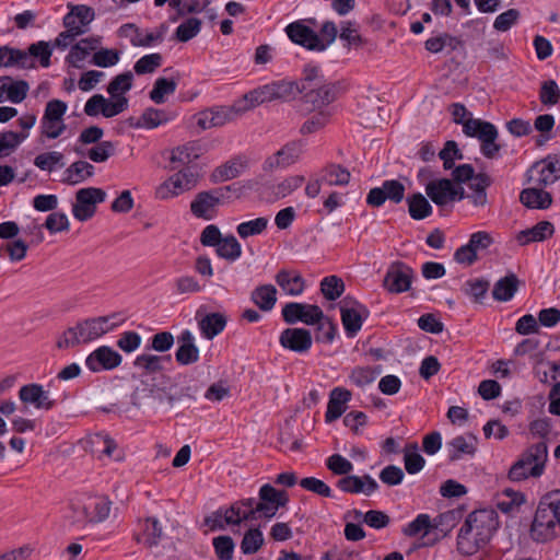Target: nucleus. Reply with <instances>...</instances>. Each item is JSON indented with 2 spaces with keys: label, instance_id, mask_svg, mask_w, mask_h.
Masks as SVG:
<instances>
[{
  "label": "nucleus",
  "instance_id": "052dcab7",
  "mask_svg": "<svg viewBox=\"0 0 560 560\" xmlns=\"http://www.w3.org/2000/svg\"><path fill=\"white\" fill-rule=\"evenodd\" d=\"M34 164L42 171L51 172L56 166L62 167L65 165L63 154L58 151L42 153L35 158Z\"/></svg>",
  "mask_w": 560,
  "mask_h": 560
},
{
  "label": "nucleus",
  "instance_id": "7ed1b4c3",
  "mask_svg": "<svg viewBox=\"0 0 560 560\" xmlns=\"http://www.w3.org/2000/svg\"><path fill=\"white\" fill-rule=\"evenodd\" d=\"M548 459V446L545 441L526 448L520 458L512 465L508 477L511 481H522L528 477H540L544 474Z\"/></svg>",
  "mask_w": 560,
  "mask_h": 560
},
{
  "label": "nucleus",
  "instance_id": "0eeeda50",
  "mask_svg": "<svg viewBox=\"0 0 560 560\" xmlns=\"http://www.w3.org/2000/svg\"><path fill=\"white\" fill-rule=\"evenodd\" d=\"M527 183L549 186L560 178V154H548L536 162L526 173Z\"/></svg>",
  "mask_w": 560,
  "mask_h": 560
},
{
  "label": "nucleus",
  "instance_id": "c03bdc74",
  "mask_svg": "<svg viewBox=\"0 0 560 560\" xmlns=\"http://www.w3.org/2000/svg\"><path fill=\"white\" fill-rule=\"evenodd\" d=\"M171 360V355L160 357L156 354H140L135 361V368L142 371V376H149L150 374L161 372L163 370L162 362Z\"/></svg>",
  "mask_w": 560,
  "mask_h": 560
},
{
  "label": "nucleus",
  "instance_id": "393cba45",
  "mask_svg": "<svg viewBox=\"0 0 560 560\" xmlns=\"http://www.w3.org/2000/svg\"><path fill=\"white\" fill-rule=\"evenodd\" d=\"M118 36L129 38L135 47H150L156 42H162V32H143L133 23H127L118 28Z\"/></svg>",
  "mask_w": 560,
  "mask_h": 560
},
{
  "label": "nucleus",
  "instance_id": "9b49d317",
  "mask_svg": "<svg viewBox=\"0 0 560 560\" xmlns=\"http://www.w3.org/2000/svg\"><path fill=\"white\" fill-rule=\"evenodd\" d=\"M425 192L438 207H445L466 198L464 188L455 185L448 178L429 182L425 186Z\"/></svg>",
  "mask_w": 560,
  "mask_h": 560
},
{
  "label": "nucleus",
  "instance_id": "680f3d73",
  "mask_svg": "<svg viewBox=\"0 0 560 560\" xmlns=\"http://www.w3.org/2000/svg\"><path fill=\"white\" fill-rule=\"evenodd\" d=\"M264 544V536L260 529L250 528L247 530L241 542V550L245 555L255 553Z\"/></svg>",
  "mask_w": 560,
  "mask_h": 560
},
{
  "label": "nucleus",
  "instance_id": "8fccbe9b",
  "mask_svg": "<svg viewBox=\"0 0 560 560\" xmlns=\"http://www.w3.org/2000/svg\"><path fill=\"white\" fill-rule=\"evenodd\" d=\"M381 373V368L357 366L349 374V380L358 387L372 384Z\"/></svg>",
  "mask_w": 560,
  "mask_h": 560
},
{
  "label": "nucleus",
  "instance_id": "dca6fc26",
  "mask_svg": "<svg viewBox=\"0 0 560 560\" xmlns=\"http://www.w3.org/2000/svg\"><path fill=\"white\" fill-rule=\"evenodd\" d=\"M128 108V98H120L117 102L104 97L102 94H94L84 105V114L89 117H96L102 114L105 118L119 115Z\"/></svg>",
  "mask_w": 560,
  "mask_h": 560
},
{
  "label": "nucleus",
  "instance_id": "0e129e2a",
  "mask_svg": "<svg viewBox=\"0 0 560 560\" xmlns=\"http://www.w3.org/2000/svg\"><path fill=\"white\" fill-rule=\"evenodd\" d=\"M490 287V282L486 279H470L464 284L463 291L471 296L475 302L481 303Z\"/></svg>",
  "mask_w": 560,
  "mask_h": 560
},
{
  "label": "nucleus",
  "instance_id": "13d9d810",
  "mask_svg": "<svg viewBox=\"0 0 560 560\" xmlns=\"http://www.w3.org/2000/svg\"><path fill=\"white\" fill-rule=\"evenodd\" d=\"M272 88L275 89V94L277 100L281 101H291L295 98L298 94H300V86H301V80L300 81H275L271 82Z\"/></svg>",
  "mask_w": 560,
  "mask_h": 560
},
{
  "label": "nucleus",
  "instance_id": "3c124183",
  "mask_svg": "<svg viewBox=\"0 0 560 560\" xmlns=\"http://www.w3.org/2000/svg\"><path fill=\"white\" fill-rule=\"evenodd\" d=\"M177 81L167 78H158L150 92V98L155 104H163L165 96L173 94L176 91Z\"/></svg>",
  "mask_w": 560,
  "mask_h": 560
},
{
  "label": "nucleus",
  "instance_id": "7c9ffc66",
  "mask_svg": "<svg viewBox=\"0 0 560 560\" xmlns=\"http://www.w3.org/2000/svg\"><path fill=\"white\" fill-rule=\"evenodd\" d=\"M14 66L22 69H31L35 67V62L25 50L10 46H0V67L10 68Z\"/></svg>",
  "mask_w": 560,
  "mask_h": 560
},
{
  "label": "nucleus",
  "instance_id": "5fc2aeb1",
  "mask_svg": "<svg viewBox=\"0 0 560 560\" xmlns=\"http://www.w3.org/2000/svg\"><path fill=\"white\" fill-rule=\"evenodd\" d=\"M404 464L406 471L410 475L418 474L423 469L425 460L422 455L418 453L417 443L409 444L405 448Z\"/></svg>",
  "mask_w": 560,
  "mask_h": 560
},
{
  "label": "nucleus",
  "instance_id": "338daca9",
  "mask_svg": "<svg viewBox=\"0 0 560 560\" xmlns=\"http://www.w3.org/2000/svg\"><path fill=\"white\" fill-rule=\"evenodd\" d=\"M539 100L546 106H553L560 101V89L555 80H547L541 83Z\"/></svg>",
  "mask_w": 560,
  "mask_h": 560
},
{
  "label": "nucleus",
  "instance_id": "ddd939ff",
  "mask_svg": "<svg viewBox=\"0 0 560 560\" xmlns=\"http://www.w3.org/2000/svg\"><path fill=\"white\" fill-rule=\"evenodd\" d=\"M413 276L411 267L402 261H395L389 265L385 273L383 287L393 294L407 292L411 288Z\"/></svg>",
  "mask_w": 560,
  "mask_h": 560
},
{
  "label": "nucleus",
  "instance_id": "39448f33",
  "mask_svg": "<svg viewBox=\"0 0 560 560\" xmlns=\"http://www.w3.org/2000/svg\"><path fill=\"white\" fill-rule=\"evenodd\" d=\"M231 190L232 186H224L198 192L190 202L191 213L199 219H213L218 206L221 203L222 199L228 197Z\"/></svg>",
  "mask_w": 560,
  "mask_h": 560
},
{
  "label": "nucleus",
  "instance_id": "c85d7f7f",
  "mask_svg": "<svg viewBox=\"0 0 560 560\" xmlns=\"http://www.w3.org/2000/svg\"><path fill=\"white\" fill-rule=\"evenodd\" d=\"M301 152L302 150L300 143L290 142L280 149L276 154L266 160L265 170L289 166L299 160Z\"/></svg>",
  "mask_w": 560,
  "mask_h": 560
},
{
  "label": "nucleus",
  "instance_id": "2eb2a0df",
  "mask_svg": "<svg viewBox=\"0 0 560 560\" xmlns=\"http://www.w3.org/2000/svg\"><path fill=\"white\" fill-rule=\"evenodd\" d=\"M282 316L288 324L302 322L306 325H314L324 319V313L318 305L296 302L285 304L282 308Z\"/></svg>",
  "mask_w": 560,
  "mask_h": 560
},
{
  "label": "nucleus",
  "instance_id": "1a4fd4ad",
  "mask_svg": "<svg viewBox=\"0 0 560 560\" xmlns=\"http://www.w3.org/2000/svg\"><path fill=\"white\" fill-rule=\"evenodd\" d=\"M198 174L190 167L183 168L162 183L155 190L159 199L165 200L190 190L197 185Z\"/></svg>",
  "mask_w": 560,
  "mask_h": 560
},
{
  "label": "nucleus",
  "instance_id": "4c0bfd02",
  "mask_svg": "<svg viewBox=\"0 0 560 560\" xmlns=\"http://www.w3.org/2000/svg\"><path fill=\"white\" fill-rule=\"evenodd\" d=\"M95 167L83 160L73 162L63 172L62 182L67 185H78L94 175Z\"/></svg>",
  "mask_w": 560,
  "mask_h": 560
},
{
  "label": "nucleus",
  "instance_id": "c9c22d12",
  "mask_svg": "<svg viewBox=\"0 0 560 560\" xmlns=\"http://www.w3.org/2000/svg\"><path fill=\"white\" fill-rule=\"evenodd\" d=\"M447 517V514H440L434 521H431L430 515L419 514L412 522H410L404 529L402 533L406 536L413 537L422 533L423 536L428 535L431 529L438 528L442 525L443 521Z\"/></svg>",
  "mask_w": 560,
  "mask_h": 560
},
{
  "label": "nucleus",
  "instance_id": "49530a36",
  "mask_svg": "<svg viewBox=\"0 0 560 560\" xmlns=\"http://www.w3.org/2000/svg\"><path fill=\"white\" fill-rule=\"evenodd\" d=\"M215 253L222 259L235 261L242 255V246L234 235L229 234L222 238L215 248Z\"/></svg>",
  "mask_w": 560,
  "mask_h": 560
},
{
  "label": "nucleus",
  "instance_id": "f257e3e1",
  "mask_svg": "<svg viewBox=\"0 0 560 560\" xmlns=\"http://www.w3.org/2000/svg\"><path fill=\"white\" fill-rule=\"evenodd\" d=\"M300 94L310 110L322 109L337 97V84L325 79L317 66L306 65L302 72Z\"/></svg>",
  "mask_w": 560,
  "mask_h": 560
},
{
  "label": "nucleus",
  "instance_id": "aec40b11",
  "mask_svg": "<svg viewBox=\"0 0 560 560\" xmlns=\"http://www.w3.org/2000/svg\"><path fill=\"white\" fill-rule=\"evenodd\" d=\"M19 398L23 404L33 405L36 409L50 410L56 405L43 385L37 383L23 385L19 390Z\"/></svg>",
  "mask_w": 560,
  "mask_h": 560
},
{
  "label": "nucleus",
  "instance_id": "b1692460",
  "mask_svg": "<svg viewBox=\"0 0 560 560\" xmlns=\"http://www.w3.org/2000/svg\"><path fill=\"white\" fill-rule=\"evenodd\" d=\"M337 487L347 493L371 495L378 489V483L370 475H363L362 477L348 475L337 481Z\"/></svg>",
  "mask_w": 560,
  "mask_h": 560
},
{
  "label": "nucleus",
  "instance_id": "f03ea898",
  "mask_svg": "<svg viewBox=\"0 0 560 560\" xmlns=\"http://www.w3.org/2000/svg\"><path fill=\"white\" fill-rule=\"evenodd\" d=\"M117 317V314L100 316L79 322L75 326L69 327L57 341L59 349H68L95 340L113 330L117 324L109 323Z\"/></svg>",
  "mask_w": 560,
  "mask_h": 560
},
{
  "label": "nucleus",
  "instance_id": "6e6d98bb",
  "mask_svg": "<svg viewBox=\"0 0 560 560\" xmlns=\"http://www.w3.org/2000/svg\"><path fill=\"white\" fill-rule=\"evenodd\" d=\"M201 30V20L198 18H188L180 23L175 31V38L178 42L187 43L199 34Z\"/></svg>",
  "mask_w": 560,
  "mask_h": 560
},
{
  "label": "nucleus",
  "instance_id": "bf43d9fd",
  "mask_svg": "<svg viewBox=\"0 0 560 560\" xmlns=\"http://www.w3.org/2000/svg\"><path fill=\"white\" fill-rule=\"evenodd\" d=\"M30 58H38L42 67L47 68L50 66V57L52 55V48L48 42L39 40L31 44L26 51Z\"/></svg>",
  "mask_w": 560,
  "mask_h": 560
},
{
  "label": "nucleus",
  "instance_id": "4d7b16f0",
  "mask_svg": "<svg viewBox=\"0 0 560 560\" xmlns=\"http://www.w3.org/2000/svg\"><path fill=\"white\" fill-rule=\"evenodd\" d=\"M320 291L325 299L328 301H335L343 293L345 283L342 279L337 276H328L322 280Z\"/></svg>",
  "mask_w": 560,
  "mask_h": 560
},
{
  "label": "nucleus",
  "instance_id": "e433bc0d",
  "mask_svg": "<svg viewBox=\"0 0 560 560\" xmlns=\"http://www.w3.org/2000/svg\"><path fill=\"white\" fill-rule=\"evenodd\" d=\"M485 546L486 542L479 540V537L472 530H469L464 522L457 535V551L463 556H471Z\"/></svg>",
  "mask_w": 560,
  "mask_h": 560
},
{
  "label": "nucleus",
  "instance_id": "f3484780",
  "mask_svg": "<svg viewBox=\"0 0 560 560\" xmlns=\"http://www.w3.org/2000/svg\"><path fill=\"white\" fill-rule=\"evenodd\" d=\"M121 362V354L108 346L98 347L85 359L86 368L93 373L112 371L118 368Z\"/></svg>",
  "mask_w": 560,
  "mask_h": 560
},
{
  "label": "nucleus",
  "instance_id": "69168bd1",
  "mask_svg": "<svg viewBox=\"0 0 560 560\" xmlns=\"http://www.w3.org/2000/svg\"><path fill=\"white\" fill-rule=\"evenodd\" d=\"M330 118V113L328 110L318 109L316 114L311 116L302 126L301 133L302 135H311L314 133L322 128H324Z\"/></svg>",
  "mask_w": 560,
  "mask_h": 560
},
{
  "label": "nucleus",
  "instance_id": "58836bf2",
  "mask_svg": "<svg viewBox=\"0 0 560 560\" xmlns=\"http://www.w3.org/2000/svg\"><path fill=\"white\" fill-rule=\"evenodd\" d=\"M250 301L261 311L270 312L277 303V289L273 284H260L250 293Z\"/></svg>",
  "mask_w": 560,
  "mask_h": 560
},
{
  "label": "nucleus",
  "instance_id": "5701e85b",
  "mask_svg": "<svg viewBox=\"0 0 560 560\" xmlns=\"http://www.w3.org/2000/svg\"><path fill=\"white\" fill-rule=\"evenodd\" d=\"M178 348L175 353L176 362L180 365H190L199 361L200 351L196 346L195 336L185 329L177 337Z\"/></svg>",
  "mask_w": 560,
  "mask_h": 560
},
{
  "label": "nucleus",
  "instance_id": "37998d69",
  "mask_svg": "<svg viewBox=\"0 0 560 560\" xmlns=\"http://www.w3.org/2000/svg\"><path fill=\"white\" fill-rule=\"evenodd\" d=\"M133 74L131 71H126L113 78L107 86V93L110 95L112 102H117L120 98H127L125 94L131 90Z\"/></svg>",
  "mask_w": 560,
  "mask_h": 560
},
{
  "label": "nucleus",
  "instance_id": "603ef678",
  "mask_svg": "<svg viewBox=\"0 0 560 560\" xmlns=\"http://www.w3.org/2000/svg\"><path fill=\"white\" fill-rule=\"evenodd\" d=\"M269 220L265 217H259L254 220L245 221L236 226L238 236L243 240L250 236L262 234L268 228Z\"/></svg>",
  "mask_w": 560,
  "mask_h": 560
},
{
  "label": "nucleus",
  "instance_id": "c756f323",
  "mask_svg": "<svg viewBox=\"0 0 560 560\" xmlns=\"http://www.w3.org/2000/svg\"><path fill=\"white\" fill-rule=\"evenodd\" d=\"M198 318V327L201 331V335L208 339L212 340L219 334H221L228 323V318L223 313H209L202 317H199V312L197 313Z\"/></svg>",
  "mask_w": 560,
  "mask_h": 560
},
{
  "label": "nucleus",
  "instance_id": "79ce46f5",
  "mask_svg": "<svg viewBox=\"0 0 560 560\" xmlns=\"http://www.w3.org/2000/svg\"><path fill=\"white\" fill-rule=\"evenodd\" d=\"M323 183L329 186H346L350 182V172L340 164H328L320 172Z\"/></svg>",
  "mask_w": 560,
  "mask_h": 560
},
{
  "label": "nucleus",
  "instance_id": "bb28decb",
  "mask_svg": "<svg viewBox=\"0 0 560 560\" xmlns=\"http://www.w3.org/2000/svg\"><path fill=\"white\" fill-rule=\"evenodd\" d=\"M163 393L164 390L156 384L150 383L148 380H141L131 395V402L138 408L149 405L151 400H158L162 404L164 401Z\"/></svg>",
  "mask_w": 560,
  "mask_h": 560
},
{
  "label": "nucleus",
  "instance_id": "a19ab883",
  "mask_svg": "<svg viewBox=\"0 0 560 560\" xmlns=\"http://www.w3.org/2000/svg\"><path fill=\"white\" fill-rule=\"evenodd\" d=\"M450 448V460L456 462L463 455H474L476 452V438L474 435H458L447 443Z\"/></svg>",
  "mask_w": 560,
  "mask_h": 560
},
{
  "label": "nucleus",
  "instance_id": "2f4dec72",
  "mask_svg": "<svg viewBox=\"0 0 560 560\" xmlns=\"http://www.w3.org/2000/svg\"><path fill=\"white\" fill-rule=\"evenodd\" d=\"M545 186L533 185L532 187L525 188L521 191V202L530 209H547L551 202V195L544 190Z\"/></svg>",
  "mask_w": 560,
  "mask_h": 560
},
{
  "label": "nucleus",
  "instance_id": "423d86ee",
  "mask_svg": "<svg viewBox=\"0 0 560 560\" xmlns=\"http://www.w3.org/2000/svg\"><path fill=\"white\" fill-rule=\"evenodd\" d=\"M340 314L346 334L352 338L361 330L370 311L365 305L348 295L340 301Z\"/></svg>",
  "mask_w": 560,
  "mask_h": 560
},
{
  "label": "nucleus",
  "instance_id": "412c9836",
  "mask_svg": "<svg viewBox=\"0 0 560 560\" xmlns=\"http://www.w3.org/2000/svg\"><path fill=\"white\" fill-rule=\"evenodd\" d=\"M280 345L293 352L306 353L313 343L312 335L304 328H287L279 337Z\"/></svg>",
  "mask_w": 560,
  "mask_h": 560
},
{
  "label": "nucleus",
  "instance_id": "864d4df0",
  "mask_svg": "<svg viewBox=\"0 0 560 560\" xmlns=\"http://www.w3.org/2000/svg\"><path fill=\"white\" fill-rule=\"evenodd\" d=\"M259 500L269 504L284 508L289 502V495L284 490H278L269 483H266L259 489Z\"/></svg>",
  "mask_w": 560,
  "mask_h": 560
},
{
  "label": "nucleus",
  "instance_id": "f704fd0d",
  "mask_svg": "<svg viewBox=\"0 0 560 560\" xmlns=\"http://www.w3.org/2000/svg\"><path fill=\"white\" fill-rule=\"evenodd\" d=\"M141 526V533L133 535V539L137 542H144L149 548L158 546L162 535V526L155 517H148L139 523Z\"/></svg>",
  "mask_w": 560,
  "mask_h": 560
},
{
  "label": "nucleus",
  "instance_id": "774afa93",
  "mask_svg": "<svg viewBox=\"0 0 560 560\" xmlns=\"http://www.w3.org/2000/svg\"><path fill=\"white\" fill-rule=\"evenodd\" d=\"M162 61V55L159 52L145 55L135 63L133 70L137 74L152 73L161 67Z\"/></svg>",
  "mask_w": 560,
  "mask_h": 560
},
{
  "label": "nucleus",
  "instance_id": "9d476101",
  "mask_svg": "<svg viewBox=\"0 0 560 560\" xmlns=\"http://www.w3.org/2000/svg\"><path fill=\"white\" fill-rule=\"evenodd\" d=\"M106 192L102 188L86 187L75 192L72 206L73 217L81 222L88 221L96 212V205L105 201Z\"/></svg>",
  "mask_w": 560,
  "mask_h": 560
},
{
  "label": "nucleus",
  "instance_id": "473e14b6",
  "mask_svg": "<svg viewBox=\"0 0 560 560\" xmlns=\"http://www.w3.org/2000/svg\"><path fill=\"white\" fill-rule=\"evenodd\" d=\"M553 232L552 223L549 221H540L530 229L520 231L515 238L520 245L525 246L535 242H544L551 237Z\"/></svg>",
  "mask_w": 560,
  "mask_h": 560
},
{
  "label": "nucleus",
  "instance_id": "09e8293b",
  "mask_svg": "<svg viewBox=\"0 0 560 560\" xmlns=\"http://www.w3.org/2000/svg\"><path fill=\"white\" fill-rule=\"evenodd\" d=\"M210 109L217 127H222L244 114V108H241V105L236 103L232 106H213Z\"/></svg>",
  "mask_w": 560,
  "mask_h": 560
},
{
  "label": "nucleus",
  "instance_id": "6e6552de",
  "mask_svg": "<svg viewBox=\"0 0 560 560\" xmlns=\"http://www.w3.org/2000/svg\"><path fill=\"white\" fill-rule=\"evenodd\" d=\"M560 535V525L548 505H538L530 527V536L535 541L547 542Z\"/></svg>",
  "mask_w": 560,
  "mask_h": 560
},
{
  "label": "nucleus",
  "instance_id": "a878e982",
  "mask_svg": "<svg viewBox=\"0 0 560 560\" xmlns=\"http://www.w3.org/2000/svg\"><path fill=\"white\" fill-rule=\"evenodd\" d=\"M351 392L343 387H335L329 394L325 421L327 423L339 419L347 409V404L351 399Z\"/></svg>",
  "mask_w": 560,
  "mask_h": 560
},
{
  "label": "nucleus",
  "instance_id": "a211bd4d",
  "mask_svg": "<svg viewBox=\"0 0 560 560\" xmlns=\"http://www.w3.org/2000/svg\"><path fill=\"white\" fill-rule=\"evenodd\" d=\"M285 33L290 40L307 50L324 51L325 46L319 42V35L303 21H295L285 27Z\"/></svg>",
  "mask_w": 560,
  "mask_h": 560
},
{
  "label": "nucleus",
  "instance_id": "cd10ccee",
  "mask_svg": "<svg viewBox=\"0 0 560 560\" xmlns=\"http://www.w3.org/2000/svg\"><path fill=\"white\" fill-rule=\"evenodd\" d=\"M275 281L287 295H300L305 289L303 277L294 270L280 269L275 276Z\"/></svg>",
  "mask_w": 560,
  "mask_h": 560
},
{
  "label": "nucleus",
  "instance_id": "a18cd8bd",
  "mask_svg": "<svg viewBox=\"0 0 560 560\" xmlns=\"http://www.w3.org/2000/svg\"><path fill=\"white\" fill-rule=\"evenodd\" d=\"M407 203L409 215L413 220H423L432 213V206L421 192L409 196Z\"/></svg>",
  "mask_w": 560,
  "mask_h": 560
},
{
  "label": "nucleus",
  "instance_id": "e2e57ef3",
  "mask_svg": "<svg viewBox=\"0 0 560 560\" xmlns=\"http://www.w3.org/2000/svg\"><path fill=\"white\" fill-rule=\"evenodd\" d=\"M30 90V85L24 80L14 81L11 77L10 80L7 81L5 94L9 101L12 103H21L25 100L27 92Z\"/></svg>",
  "mask_w": 560,
  "mask_h": 560
},
{
  "label": "nucleus",
  "instance_id": "6ab92c4d",
  "mask_svg": "<svg viewBox=\"0 0 560 560\" xmlns=\"http://www.w3.org/2000/svg\"><path fill=\"white\" fill-rule=\"evenodd\" d=\"M94 9L85 4L70 5V11L63 16L65 28L74 32V35L86 33L89 24L94 20Z\"/></svg>",
  "mask_w": 560,
  "mask_h": 560
},
{
  "label": "nucleus",
  "instance_id": "4be33fe9",
  "mask_svg": "<svg viewBox=\"0 0 560 560\" xmlns=\"http://www.w3.org/2000/svg\"><path fill=\"white\" fill-rule=\"evenodd\" d=\"M213 1L214 0H171L170 7L176 9L178 16L203 12L209 21H214L218 18V10L211 7Z\"/></svg>",
  "mask_w": 560,
  "mask_h": 560
},
{
  "label": "nucleus",
  "instance_id": "72a5a7b5",
  "mask_svg": "<svg viewBox=\"0 0 560 560\" xmlns=\"http://www.w3.org/2000/svg\"><path fill=\"white\" fill-rule=\"evenodd\" d=\"M521 284L522 281L518 277L515 273L510 272L494 283L492 298L498 302H508L514 298Z\"/></svg>",
  "mask_w": 560,
  "mask_h": 560
},
{
  "label": "nucleus",
  "instance_id": "20e7f679",
  "mask_svg": "<svg viewBox=\"0 0 560 560\" xmlns=\"http://www.w3.org/2000/svg\"><path fill=\"white\" fill-rule=\"evenodd\" d=\"M465 135L480 140L481 153L487 159L498 158L501 145L497 143L499 132L493 124L481 119H470L465 124Z\"/></svg>",
  "mask_w": 560,
  "mask_h": 560
},
{
  "label": "nucleus",
  "instance_id": "4468645a",
  "mask_svg": "<svg viewBox=\"0 0 560 560\" xmlns=\"http://www.w3.org/2000/svg\"><path fill=\"white\" fill-rule=\"evenodd\" d=\"M405 186L397 179L384 180L381 187L372 188L366 196V203L371 207L378 208L386 200L399 203L405 198Z\"/></svg>",
  "mask_w": 560,
  "mask_h": 560
},
{
  "label": "nucleus",
  "instance_id": "f8f14e48",
  "mask_svg": "<svg viewBox=\"0 0 560 560\" xmlns=\"http://www.w3.org/2000/svg\"><path fill=\"white\" fill-rule=\"evenodd\" d=\"M469 530H472L479 540L486 542L491 540L499 527L498 514L492 509H481L471 512L465 520Z\"/></svg>",
  "mask_w": 560,
  "mask_h": 560
},
{
  "label": "nucleus",
  "instance_id": "de8ad7c7",
  "mask_svg": "<svg viewBox=\"0 0 560 560\" xmlns=\"http://www.w3.org/2000/svg\"><path fill=\"white\" fill-rule=\"evenodd\" d=\"M170 120V117L163 109L149 107L144 109L139 120L136 122L137 128L153 129Z\"/></svg>",
  "mask_w": 560,
  "mask_h": 560
},
{
  "label": "nucleus",
  "instance_id": "ea45409f",
  "mask_svg": "<svg viewBox=\"0 0 560 560\" xmlns=\"http://www.w3.org/2000/svg\"><path fill=\"white\" fill-rule=\"evenodd\" d=\"M101 44V37L91 36L81 39L79 43L73 45L67 57V60L73 66L79 67V62L83 61L91 51L95 50Z\"/></svg>",
  "mask_w": 560,
  "mask_h": 560
}]
</instances>
